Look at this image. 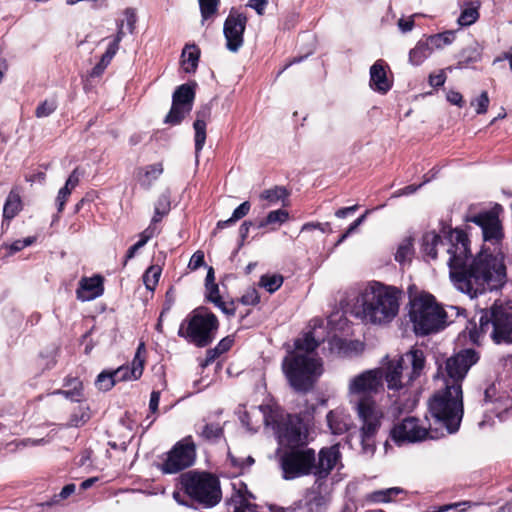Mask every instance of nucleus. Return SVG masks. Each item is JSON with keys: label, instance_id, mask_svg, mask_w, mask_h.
Returning <instances> with one entry per match:
<instances>
[{"label": "nucleus", "instance_id": "obj_45", "mask_svg": "<svg viewBox=\"0 0 512 512\" xmlns=\"http://www.w3.org/2000/svg\"><path fill=\"white\" fill-rule=\"evenodd\" d=\"M58 393L64 395L66 398L72 401H80L82 397V385L77 381L72 390H61L58 391Z\"/></svg>", "mask_w": 512, "mask_h": 512}, {"label": "nucleus", "instance_id": "obj_50", "mask_svg": "<svg viewBox=\"0 0 512 512\" xmlns=\"http://www.w3.org/2000/svg\"><path fill=\"white\" fill-rule=\"evenodd\" d=\"M131 368L128 366H122L113 371L116 382L118 381H126V380H134V377L130 373Z\"/></svg>", "mask_w": 512, "mask_h": 512}, {"label": "nucleus", "instance_id": "obj_34", "mask_svg": "<svg viewBox=\"0 0 512 512\" xmlns=\"http://www.w3.org/2000/svg\"><path fill=\"white\" fill-rule=\"evenodd\" d=\"M402 490L398 487H392L383 490H377L369 495V500L375 503H385L391 501L400 494Z\"/></svg>", "mask_w": 512, "mask_h": 512}, {"label": "nucleus", "instance_id": "obj_1", "mask_svg": "<svg viewBox=\"0 0 512 512\" xmlns=\"http://www.w3.org/2000/svg\"><path fill=\"white\" fill-rule=\"evenodd\" d=\"M448 266L454 286L471 298L500 288L506 281V267L500 254L482 249L470 259L467 235L458 229L447 236Z\"/></svg>", "mask_w": 512, "mask_h": 512}, {"label": "nucleus", "instance_id": "obj_37", "mask_svg": "<svg viewBox=\"0 0 512 512\" xmlns=\"http://www.w3.org/2000/svg\"><path fill=\"white\" fill-rule=\"evenodd\" d=\"M288 217L289 214L286 210H274L268 213L266 218L259 223L258 227L262 228L271 224H282L288 219Z\"/></svg>", "mask_w": 512, "mask_h": 512}, {"label": "nucleus", "instance_id": "obj_3", "mask_svg": "<svg viewBox=\"0 0 512 512\" xmlns=\"http://www.w3.org/2000/svg\"><path fill=\"white\" fill-rule=\"evenodd\" d=\"M384 371L381 368L366 370L349 381L350 404L361 422L360 439L365 453L375 451V438L381 427L382 411L373 397L384 390Z\"/></svg>", "mask_w": 512, "mask_h": 512}, {"label": "nucleus", "instance_id": "obj_36", "mask_svg": "<svg viewBox=\"0 0 512 512\" xmlns=\"http://www.w3.org/2000/svg\"><path fill=\"white\" fill-rule=\"evenodd\" d=\"M143 173V181L142 183L151 186L152 182L159 178V176L163 173V165L162 163H155L146 166L141 169L139 174Z\"/></svg>", "mask_w": 512, "mask_h": 512}, {"label": "nucleus", "instance_id": "obj_41", "mask_svg": "<svg viewBox=\"0 0 512 512\" xmlns=\"http://www.w3.org/2000/svg\"><path fill=\"white\" fill-rule=\"evenodd\" d=\"M57 109V102L55 99H45L42 101L35 110L37 118L48 117Z\"/></svg>", "mask_w": 512, "mask_h": 512}, {"label": "nucleus", "instance_id": "obj_54", "mask_svg": "<svg viewBox=\"0 0 512 512\" xmlns=\"http://www.w3.org/2000/svg\"><path fill=\"white\" fill-rule=\"evenodd\" d=\"M70 194H71V188L64 186L59 190L58 196L56 199L59 212H61L64 209V205H65Z\"/></svg>", "mask_w": 512, "mask_h": 512}, {"label": "nucleus", "instance_id": "obj_63", "mask_svg": "<svg viewBox=\"0 0 512 512\" xmlns=\"http://www.w3.org/2000/svg\"><path fill=\"white\" fill-rule=\"evenodd\" d=\"M398 26L401 29L402 32H409L411 31L415 26V21L413 19V16H411L408 19L401 18L398 21Z\"/></svg>", "mask_w": 512, "mask_h": 512}, {"label": "nucleus", "instance_id": "obj_7", "mask_svg": "<svg viewBox=\"0 0 512 512\" xmlns=\"http://www.w3.org/2000/svg\"><path fill=\"white\" fill-rule=\"evenodd\" d=\"M488 335L495 344H512V314L502 306L493 305L482 310L479 315V327L469 331L472 342L478 343L482 336Z\"/></svg>", "mask_w": 512, "mask_h": 512}, {"label": "nucleus", "instance_id": "obj_23", "mask_svg": "<svg viewBox=\"0 0 512 512\" xmlns=\"http://www.w3.org/2000/svg\"><path fill=\"white\" fill-rule=\"evenodd\" d=\"M200 49L196 44H186L181 54V67L185 73H195L200 59Z\"/></svg>", "mask_w": 512, "mask_h": 512}, {"label": "nucleus", "instance_id": "obj_15", "mask_svg": "<svg viewBox=\"0 0 512 512\" xmlns=\"http://www.w3.org/2000/svg\"><path fill=\"white\" fill-rule=\"evenodd\" d=\"M427 435V427L414 416L404 418L396 423L391 430V437L397 443L422 441Z\"/></svg>", "mask_w": 512, "mask_h": 512}, {"label": "nucleus", "instance_id": "obj_4", "mask_svg": "<svg viewBox=\"0 0 512 512\" xmlns=\"http://www.w3.org/2000/svg\"><path fill=\"white\" fill-rule=\"evenodd\" d=\"M340 457L337 445L322 448L318 453V459H316L315 451L312 448H290L280 457L283 478L293 480L313 474L316 477L315 485L320 488L321 481L328 477Z\"/></svg>", "mask_w": 512, "mask_h": 512}, {"label": "nucleus", "instance_id": "obj_27", "mask_svg": "<svg viewBox=\"0 0 512 512\" xmlns=\"http://www.w3.org/2000/svg\"><path fill=\"white\" fill-rule=\"evenodd\" d=\"M251 205L249 201H244L241 203L232 213V216L227 220H221L217 222L216 228L213 231V235H216L217 231L220 229H224L229 225H233L238 220L245 217L250 211Z\"/></svg>", "mask_w": 512, "mask_h": 512}, {"label": "nucleus", "instance_id": "obj_18", "mask_svg": "<svg viewBox=\"0 0 512 512\" xmlns=\"http://www.w3.org/2000/svg\"><path fill=\"white\" fill-rule=\"evenodd\" d=\"M103 278L100 275L83 277L76 291L77 299L91 301L103 294Z\"/></svg>", "mask_w": 512, "mask_h": 512}, {"label": "nucleus", "instance_id": "obj_47", "mask_svg": "<svg viewBox=\"0 0 512 512\" xmlns=\"http://www.w3.org/2000/svg\"><path fill=\"white\" fill-rule=\"evenodd\" d=\"M430 181V178L426 177V175L424 176V181L419 184V185H408L402 189H399L397 190L396 192L393 193L392 197L393 198H397V197H400V196H404V195H410V194H413L415 193L420 187H422L423 184L427 183Z\"/></svg>", "mask_w": 512, "mask_h": 512}, {"label": "nucleus", "instance_id": "obj_6", "mask_svg": "<svg viewBox=\"0 0 512 512\" xmlns=\"http://www.w3.org/2000/svg\"><path fill=\"white\" fill-rule=\"evenodd\" d=\"M282 370L289 385L298 393L311 391L324 371L321 358L299 352L283 359Z\"/></svg>", "mask_w": 512, "mask_h": 512}, {"label": "nucleus", "instance_id": "obj_30", "mask_svg": "<svg viewBox=\"0 0 512 512\" xmlns=\"http://www.w3.org/2000/svg\"><path fill=\"white\" fill-rule=\"evenodd\" d=\"M202 23L217 16L221 0H198Z\"/></svg>", "mask_w": 512, "mask_h": 512}, {"label": "nucleus", "instance_id": "obj_11", "mask_svg": "<svg viewBox=\"0 0 512 512\" xmlns=\"http://www.w3.org/2000/svg\"><path fill=\"white\" fill-rule=\"evenodd\" d=\"M185 492L206 507L215 506L221 499L219 481L207 473L188 472L181 475Z\"/></svg>", "mask_w": 512, "mask_h": 512}, {"label": "nucleus", "instance_id": "obj_60", "mask_svg": "<svg viewBox=\"0 0 512 512\" xmlns=\"http://www.w3.org/2000/svg\"><path fill=\"white\" fill-rule=\"evenodd\" d=\"M447 100L453 104V105H457L459 107H463L464 106V99H463V96L461 93L457 92V91H449L447 93Z\"/></svg>", "mask_w": 512, "mask_h": 512}, {"label": "nucleus", "instance_id": "obj_44", "mask_svg": "<svg viewBox=\"0 0 512 512\" xmlns=\"http://www.w3.org/2000/svg\"><path fill=\"white\" fill-rule=\"evenodd\" d=\"M260 301V296L256 288H248L240 298V302L243 305H256Z\"/></svg>", "mask_w": 512, "mask_h": 512}, {"label": "nucleus", "instance_id": "obj_39", "mask_svg": "<svg viewBox=\"0 0 512 512\" xmlns=\"http://www.w3.org/2000/svg\"><path fill=\"white\" fill-rule=\"evenodd\" d=\"M161 268L159 266H150L143 275V281L146 288L153 291L159 281Z\"/></svg>", "mask_w": 512, "mask_h": 512}, {"label": "nucleus", "instance_id": "obj_51", "mask_svg": "<svg viewBox=\"0 0 512 512\" xmlns=\"http://www.w3.org/2000/svg\"><path fill=\"white\" fill-rule=\"evenodd\" d=\"M207 291V298L210 302L214 303L215 305H223V301L221 296L219 295V288L217 284L212 283V285H210V289H207Z\"/></svg>", "mask_w": 512, "mask_h": 512}, {"label": "nucleus", "instance_id": "obj_20", "mask_svg": "<svg viewBox=\"0 0 512 512\" xmlns=\"http://www.w3.org/2000/svg\"><path fill=\"white\" fill-rule=\"evenodd\" d=\"M326 419L328 426L334 435L344 434L352 425L350 416L338 410L330 411L327 414Z\"/></svg>", "mask_w": 512, "mask_h": 512}, {"label": "nucleus", "instance_id": "obj_5", "mask_svg": "<svg viewBox=\"0 0 512 512\" xmlns=\"http://www.w3.org/2000/svg\"><path fill=\"white\" fill-rule=\"evenodd\" d=\"M403 291L379 281L369 282L360 292L357 303L363 320L372 324H387L399 313Z\"/></svg>", "mask_w": 512, "mask_h": 512}, {"label": "nucleus", "instance_id": "obj_12", "mask_svg": "<svg viewBox=\"0 0 512 512\" xmlns=\"http://www.w3.org/2000/svg\"><path fill=\"white\" fill-rule=\"evenodd\" d=\"M196 459V445L192 436H186L178 441L167 453L165 461L161 465V470L165 474L178 473L192 466Z\"/></svg>", "mask_w": 512, "mask_h": 512}, {"label": "nucleus", "instance_id": "obj_9", "mask_svg": "<svg viewBox=\"0 0 512 512\" xmlns=\"http://www.w3.org/2000/svg\"><path fill=\"white\" fill-rule=\"evenodd\" d=\"M218 325L217 317L208 309L200 307L181 323L178 336L197 347H206L213 342Z\"/></svg>", "mask_w": 512, "mask_h": 512}, {"label": "nucleus", "instance_id": "obj_10", "mask_svg": "<svg viewBox=\"0 0 512 512\" xmlns=\"http://www.w3.org/2000/svg\"><path fill=\"white\" fill-rule=\"evenodd\" d=\"M425 367L424 352L412 349L402 355L397 361H391L384 372L387 386L391 390H399L409 385L423 372Z\"/></svg>", "mask_w": 512, "mask_h": 512}, {"label": "nucleus", "instance_id": "obj_53", "mask_svg": "<svg viewBox=\"0 0 512 512\" xmlns=\"http://www.w3.org/2000/svg\"><path fill=\"white\" fill-rule=\"evenodd\" d=\"M202 265H204V253L202 251H196L192 255V257H191V259L189 261L188 267L191 270H197Z\"/></svg>", "mask_w": 512, "mask_h": 512}, {"label": "nucleus", "instance_id": "obj_62", "mask_svg": "<svg viewBox=\"0 0 512 512\" xmlns=\"http://www.w3.org/2000/svg\"><path fill=\"white\" fill-rule=\"evenodd\" d=\"M330 228V224L329 223H325V224H322V223H305L302 228H301V231H308V230H321L322 232H326L328 229Z\"/></svg>", "mask_w": 512, "mask_h": 512}, {"label": "nucleus", "instance_id": "obj_19", "mask_svg": "<svg viewBox=\"0 0 512 512\" xmlns=\"http://www.w3.org/2000/svg\"><path fill=\"white\" fill-rule=\"evenodd\" d=\"M282 436L291 448H298L306 444L307 430L299 419L296 421L290 420L286 424Z\"/></svg>", "mask_w": 512, "mask_h": 512}, {"label": "nucleus", "instance_id": "obj_14", "mask_svg": "<svg viewBox=\"0 0 512 512\" xmlns=\"http://www.w3.org/2000/svg\"><path fill=\"white\" fill-rule=\"evenodd\" d=\"M248 18L244 13L232 8L224 22L223 34L226 39V48L237 52L244 44V33Z\"/></svg>", "mask_w": 512, "mask_h": 512}, {"label": "nucleus", "instance_id": "obj_56", "mask_svg": "<svg viewBox=\"0 0 512 512\" xmlns=\"http://www.w3.org/2000/svg\"><path fill=\"white\" fill-rule=\"evenodd\" d=\"M34 241H35V237H27L23 240H16L11 244L10 250L12 253L18 252V251L22 250L23 248L34 243Z\"/></svg>", "mask_w": 512, "mask_h": 512}, {"label": "nucleus", "instance_id": "obj_64", "mask_svg": "<svg viewBox=\"0 0 512 512\" xmlns=\"http://www.w3.org/2000/svg\"><path fill=\"white\" fill-rule=\"evenodd\" d=\"M221 355V353L216 350V348H212V349H209L207 350L206 352V358L204 360V362L202 363V366L203 367H206L208 365H210L211 363H213L215 361L216 358H218L219 356Z\"/></svg>", "mask_w": 512, "mask_h": 512}, {"label": "nucleus", "instance_id": "obj_24", "mask_svg": "<svg viewBox=\"0 0 512 512\" xmlns=\"http://www.w3.org/2000/svg\"><path fill=\"white\" fill-rule=\"evenodd\" d=\"M482 60V48L477 42L463 48L459 54L458 67L467 68Z\"/></svg>", "mask_w": 512, "mask_h": 512}, {"label": "nucleus", "instance_id": "obj_2", "mask_svg": "<svg viewBox=\"0 0 512 512\" xmlns=\"http://www.w3.org/2000/svg\"><path fill=\"white\" fill-rule=\"evenodd\" d=\"M478 359L475 350L464 349L445 361V388L430 400L429 410L449 433L456 432L460 426L463 416L462 381Z\"/></svg>", "mask_w": 512, "mask_h": 512}, {"label": "nucleus", "instance_id": "obj_46", "mask_svg": "<svg viewBox=\"0 0 512 512\" xmlns=\"http://www.w3.org/2000/svg\"><path fill=\"white\" fill-rule=\"evenodd\" d=\"M156 214L165 215L170 209V200L167 194H162L155 204Z\"/></svg>", "mask_w": 512, "mask_h": 512}, {"label": "nucleus", "instance_id": "obj_22", "mask_svg": "<svg viewBox=\"0 0 512 512\" xmlns=\"http://www.w3.org/2000/svg\"><path fill=\"white\" fill-rule=\"evenodd\" d=\"M195 432L207 442H216L223 436V428L218 423H208L205 419L195 424Z\"/></svg>", "mask_w": 512, "mask_h": 512}, {"label": "nucleus", "instance_id": "obj_8", "mask_svg": "<svg viewBox=\"0 0 512 512\" xmlns=\"http://www.w3.org/2000/svg\"><path fill=\"white\" fill-rule=\"evenodd\" d=\"M409 317L417 335L438 332L447 323V313L431 294H421L411 300Z\"/></svg>", "mask_w": 512, "mask_h": 512}, {"label": "nucleus", "instance_id": "obj_59", "mask_svg": "<svg viewBox=\"0 0 512 512\" xmlns=\"http://www.w3.org/2000/svg\"><path fill=\"white\" fill-rule=\"evenodd\" d=\"M268 4L267 0H249L247 6L254 9L258 15H263Z\"/></svg>", "mask_w": 512, "mask_h": 512}, {"label": "nucleus", "instance_id": "obj_35", "mask_svg": "<svg viewBox=\"0 0 512 512\" xmlns=\"http://www.w3.org/2000/svg\"><path fill=\"white\" fill-rule=\"evenodd\" d=\"M283 284V276L280 274L262 275L259 286L265 288L269 293H274Z\"/></svg>", "mask_w": 512, "mask_h": 512}, {"label": "nucleus", "instance_id": "obj_29", "mask_svg": "<svg viewBox=\"0 0 512 512\" xmlns=\"http://www.w3.org/2000/svg\"><path fill=\"white\" fill-rule=\"evenodd\" d=\"M413 254V240L411 237H407L400 242L395 253V260L400 264H405L407 262H410Z\"/></svg>", "mask_w": 512, "mask_h": 512}, {"label": "nucleus", "instance_id": "obj_13", "mask_svg": "<svg viewBox=\"0 0 512 512\" xmlns=\"http://www.w3.org/2000/svg\"><path fill=\"white\" fill-rule=\"evenodd\" d=\"M197 83H189L178 86L172 95V105L170 111L164 118V123L171 126L180 125L183 119L192 111L195 90Z\"/></svg>", "mask_w": 512, "mask_h": 512}, {"label": "nucleus", "instance_id": "obj_42", "mask_svg": "<svg viewBox=\"0 0 512 512\" xmlns=\"http://www.w3.org/2000/svg\"><path fill=\"white\" fill-rule=\"evenodd\" d=\"M116 379L113 372H101L96 380V385L100 390L108 391L110 390L115 384Z\"/></svg>", "mask_w": 512, "mask_h": 512}, {"label": "nucleus", "instance_id": "obj_21", "mask_svg": "<svg viewBox=\"0 0 512 512\" xmlns=\"http://www.w3.org/2000/svg\"><path fill=\"white\" fill-rule=\"evenodd\" d=\"M23 208L20 188L18 186L13 187L4 203L3 207V219L4 221H10L13 219Z\"/></svg>", "mask_w": 512, "mask_h": 512}, {"label": "nucleus", "instance_id": "obj_28", "mask_svg": "<svg viewBox=\"0 0 512 512\" xmlns=\"http://www.w3.org/2000/svg\"><path fill=\"white\" fill-rule=\"evenodd\" d=\"M455 38V32L453 30H447L428 36L426 41L433 51L434 49H441L447 45H450L455 40Z\"/></svg>", "mask_w": 512, "mask_h": 512}, {"label": "nucleus", "instance_id": "obj_26", "mask_svg": "<svg viewBox=\"0 0 512 512\" xmlns=\"http://www.w3.org/2000/svg\"><path fill=\"white\" fill-rule=\"evenodd\" d=\"M432 53V50L425 40L417 42L416 46L409 52V61L412 65L419 66Z\"/></svg>", "mask_w": 512, "mask_h": 512}, {"label": "nucleus", "instance_id": "obj_49", "mask_svg": "<svg viewBox=\"0 0 512 512\" xmlns=\"http://www.w3.org/2000/svg\"><path fill=\"white\" fill-rule=\"evenodd\" d=\"M127 26L130 33H133L136 27L137 15L134 8L128 7L124 10Z\"/></svg>", "mask_w": 512, "mask_h": 512}, {"label": "nucleus", "instance_id": "obj_33", "mask_svg": "<svg viewBox=\"0 0 512 512\" xmlns=\"http://www.w3.org/2000/svg\"><path fill=\"white\" fill-rule=\"evenodd\" d=\"M319 346V342L313 337L312 333H307L302 339L295 342V352L311 355Z\"/></svg>", "mask_w": 512, "mask_h": 512}, {"label": "nucleus", "instance_id": "obj_52", "mask_svg": "<svg viewBox=\"0 0 512 512\" xmlns=\"http://www.w3.org/2000/svg\"><path fill=\"white\" fill-rule=\"evenodd\" d=\"M195 153L196 160H198V154L202 150L206 141V130H195Z\"/></svg>", "mask_w": 512, "mask_h": 512}, {"label": "nucleus", "instance_id": "obj_38", "mask_svg": "<svg viewBox=\"0 0 512 512\" xmlns=\"http://www.w3.org/2000/svg\"><path fill=\"white\" fill-rule=\"evenodd\" d=\"M213 106L214 104L210 102L209 104L202 106L197 111L196 119L193 123V128H206V125L208 124L212 114Z\"/></svg>", "mask_w": 512, "mask_h": 512}, {"label": "nucleus", "instance_id": "obj_32", "mask_svg": "<svg viewBox=\"0 0 512 512\" xmlns=\"http://www.w3.org/2000/svg\"><path fill=\"white\" fill-rule=\"evenodd\" d=\"M479 17V6L468 3V5L462 9L458 22L461 26H470L474 24Z\"/></svg>", "mask_w": 512, "mask_h": 512}, {"label": "nucleus", "instance_id": "obj_61", "mask_svg": "<svg viewBox=\"0 0 512 512\" xmlns=\"http://www.w3.org/2000/svg\"><path fill=\"white\" fill-rule=\"evenodd\" d=\"M233 338L231 336H227L223 338L215 347L221 354L227 352L233 345Z\"/></svg>", "mask_w": 512, "mask_h": 512}, {"label": "nucleus", "instance_id": "obj_40", "mask_svg": "<svg viewBox=\"0 0 512 512\" xmlns=\"http://www.w3.org/2000/svg\"><path fill=\"white\" fill-rule=\"evenodd\" d=\"M288 195L287 190L282 186H275L274 188L264 190L260 197L270 203H276L281 199H284Z\"/></svg>", "mask_w": 512, "mask_h": 512}, {"label": "nucleus", "instance_id": "obj_16", "mask_svg": "<svg viewBox=\"0 0 512 512\" xmlns=\"http://www.w3.org/2000/svg\"><path fill=\"white\" fill-rule=\"evenodd\" d=\"M467 221L478 226L484 242H490L492 245H496L502 240V225L494 212H481L470 216L467 218Z\"/></svg>", "mask_w": 512, "mask_h": 512}, {"label": "nucleus", "instance_id": "obj_43", "mask_svg": "<svg viewBox=\"0 0 512 512\" xmlns=\"http://www.w3.org/2000/svg\"><path fill=\"white\" fill-rule=\"evenodd\" d=\"M489 102L487 91H483L478 97L471 101V106L475 109L477 114H483L487 111Z\"/></svg>", "mask_w": 512, "mask_h": 512}, {"label": "nucleus", "instance_id": "obj_57", "mask_svg": "<svg viewBox=\"0 0 512 512\" xmlns=\"http://www.w3.org/2000/svg\"><path fill=\"white\" fill-rule=\"evenodd\" d=\"M123 27H124L123 21H120L119 23H117V33H116L113 41L108 45L109 47H114L115 51L119 50L120 42L125 35V33L123 31Z\"/></svg>", "mask_w": 512, "mask_h": 512}, {"label": "nucleus", "instance_id": "obj_31", "mask_svg": "<svg viewBox=\"0 0 512 512\" xmlns=\"http://www.w3.org/2000/svg\"><path fill=\"white\" fill-rule=\"evenodd\" d=\"M116 53L117 51L114 50V47L108 46L105 53L101 56L100 61L92 68L90 76L93 78L100 77L111 63Z\"/></svg>", "mask_w": 512, "mask_h": 512}, {"label": "nucleus", "instance_id": "obj_48", "mask_svg": "<svg viewBox=\"0 0 512 512\" xmlns=\"http://www.w3.org/2000/svg\"><path fill=\"white\" fill-rule=\"evenodd\" d=\"M144 361L145 360L143 357H138V355L134 356V359L132 361L131 371H130V373L134 377V380H137L138 378L141 377V375L143 373V368H144Z\"/></svg>", "mask_w": 512, "mask_h": 512}, {"label": "nucleus", "instance_id": "obj_25", "mask_svg": "<svg viewBox=\"0 0 512 512\" xmlns=\"http://www.w3.org/2000/svg\"><path fill=\"white\" fill-rule=\"evenodd\" d=\"M443 245L441 236L434 231L427 232L422 237V252L431 259L437 258L438 247Z\"/></svg>", "mask_w": 512, "mask_h": 512}, {"label": "nucleus", "instance_id": "obj_17", "mask_svg": "<svg viewBox=\"0 0 512 512\" xmlns=\"http://www.w3.org/2000/svg\"><path fill=\"white\" fill-rule=\"evenodd\" d=\"M389 69L388 64L382 60H377L370 67V88L382 95H385L393 86V80L387 76V70Z\"/></svg>", "mask_w": 512, "mask_h": 512}, {"label": "nucleus", "instance_id": "obj_55", "mask_svg": "<svg viewBox=\"0 0 512 512\" xmlns=\"http://www.w3.org/2000/svg\"><path fill=\"white\" fill-rule=\"evenodd\" d=\"M76 486L75 484H67L65 485L58 495L53 497V502H59L60 500H64L68 498L75 492Z\"/></svg>", "mask_w": 512, "mask_h": 512}, {"label": "nucleus", "instance_id": "obj_58", "mask_svg": "<svg viewBox=\"0 0 512 512\" xmlns=\"http://www.w3.org/2000/svg\"><path fill=\"white\" fill-rule=\"evenodd\" d=\"M82 174L83 173L79 170V168H75L68 177L65 183V187L71 188V190L74 189L78 185Z\"/></svg>", "mask_w": 512, "mask_h": 512}]
</instances>
